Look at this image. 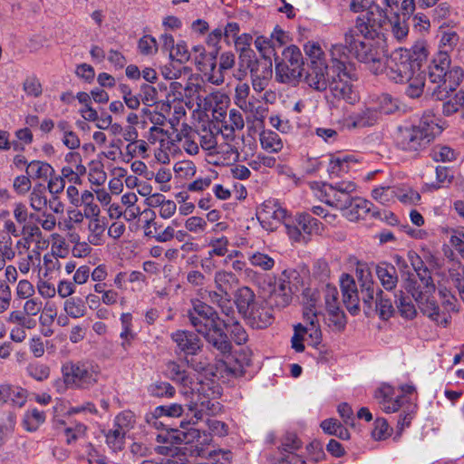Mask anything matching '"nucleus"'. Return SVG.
Here are the masks:
<instances>
[{
    "mask_svg": "<svg viewBox=\"0 0 464 464\" xmlns=\"http://www.w3.org/2000/svg\"><path fill=\"white\" fill-rule=\"evenodd\" d=\"M421 285L409 288V292L416 301L420 312L436 324L446 327L450 320V313L458 311V300L445 286H439V295L443 309L440 310L437 302L431 297L436 290L431 276L424 272Z\"/></svg>",
    "mask_w": 464,
    "mask_h": 464,
    "instance_id": "f257e3e1",
    "label": "nucleus"
},
{
    "mask_svg": "<svg viewBox=\"0 0 464 464\" xmlns=\"http://www.w3.org/2000/svg\"><path fill=\"white\" fill-rule=\"evenodd\" d=\"M187 315L196 332L222 354L229 353L232 346L220 324L217 311L200 300H192Z\"/></svg>",
    "mask_w": 464,
    "mask_h": 464,
    "instance_id": "f03ea898",
    "label": "nucleus"
},
{
    "mask_svg": "<svg viewBox=\"0 0 464 464\" xmlns=\"http://www.w3.org/2000/svg\"><path fill=\"white\" fill-rule=\"evenodd\" d=\"M63 381L56 380L54 387L59 392L66 388L90 390L97 385L102 378V369L90 360L68 361L61 368Z\"/></svg>",
    "mask_w": 464,
    "mask_h": 464,
    "instance_id": "7ed1b4c3",
    "label": "nucleus"
},
{
    "mask_svg": "<svg viewBox=\"0 0 464 464\" xmlns=\"http://www.w3.org/2000/svg\"><path fill=\"white\" fill-rule=\"evenodd\" d=\"M440 131L435 115L428 111L423 114L418 124L398 127L396 143L404 150L417 151L425 148Z\"/></svg>",
    "mask_w": 464,
    "mask_h": 464,
    "instance_id": "20e7f679",
    "label": "nucleus"
},
{
    "mask_svg": "<svg viewBox=\"0 0 464 464\" xmlns=\"http://www.w3.org/2000/svg\"><path fill=\"white\" fill-rule=\"evenodd\" d=\"M344 42L349 46V51L361 63L367 65L374 74L382 73V49L379 40H362L353 30L344 34Z\"/></svg>",
    "mask_w": 464,
    "mask_h": 464,
    "instance_id": "39448f33",
    "label": "nucleus"
},
{
    "mask_svg": "<svg viewBox=\"0 0 464 464\" xmlns=\"http://www.w3.org/2000/svg\"><path fill=\"white\" fill-rule=\"evenodd\" d=\"M382 64V73L397 83L406 82V80L419 72L417 63L411 62V52L404 48L394 50Z\"/></svg>",
    "mask_w": 464,
    "mask_h": 464,
    "instance_id": "423d86ee",
    "label": "nucleus"
},
{
    "mask_svg": "<svg viewBox=\"0 0 464 464\" xmlns=\"http://www.w3.org/2000/svg\"><path fill=\"white\" fill-rule=\"evenodd\" d=\"M283 59L276 64V77L281 82H292L302 76L304 59L296 45L287 46L282 53Z\"/></svg>",
    "mask_w": 464,
    "mask_h": 464,
    "instance_id": "0eeeda50",
    "label": "nucleus"
},
{
    "mask_svg": "<svg viewBox=\"0 0 464 464\" xmlns=\"http://www.w3.org/2000/svg\"><path fill=\"white\" fill-rule=\"evenodd\" d=\"M256 216L265 229L273 231L285 221L287 211L276 200L268 199L261 205Z\"/></svg>",
    "mask_w": 464,
    "mask_h": 464,
    "instance_id": "6e6552de",
    "label": "nucleus"
},
{
    "mask_svg": "<svg viewBox=\"0 0 464 464\" xmlns=\"http://www.w3.org/2000/svg\"><path fill=\"white\" fill-rule=\"evenodd\" d=\"M449 67V61L445 53L440 54V61H432L429 66V80L432 83H438L439 85L434 89L432 95L438 100H443L447 97L448 86L446 80V71Z\"/></svg>",
    "mask_w": 464,
    "mask_h": 464,
    "instance_id": "1a4fd4ad",
    "label": "nucleus"
},
{
    "mask_svg": "<svg viewBox=\"0 0 464 464\" xmlns=\"http://www.w3.org/2000/svg\"><path fill=\"white\" fill-rule=\"evenodd\" d=\"M333 73H339L345 77L353 72V65L350 62L349 46L345 43L333 44L328 49Z\"/></svg>",
    "mask_w": 464,
    "mask_h": 464,
    "instance_id": "9d476101",
    "label": "nucleus"
},
{
    "mask_svg": "<svg viewBox=\"0 0 464 464\" xmlns=\"http://www.w3.org/2000/svg\"><path fill=\"white\" fill-rule=\"evenodd\" d=\"M353 77V72L347 77L343 75L340 76L339 73H333L329 89L334 98L343 100L348 103H354L358 101V94L353 90V84L351 83Z\"/></svg>",
    "mask_w": 464,
    "mask_h": 464,
    "instance_id": "9b49d317",
    "label": "nucleus"
},
{
    "mask_svg": "<svg viewBox=\"0 0 464 464\" xmlns=\"http://www.w3.org/2000/svg\"><path fill=\"white\" fill-rule=\"evenodd\" d=\"M247 66L250 69L252 87L257 92H263L269 84L272 75L271 61L249 60Z\"/></svg>",
    "mask_w": 464,
    "mask_h": 464,
    "instance_id": "f8f14e48",
    "label": "nucleus"
},
{
    "mask_svg": "<svg viewBox=\"0 0 464 464\" xmlns=\"http://www.w3.org/2000/svg\"><path fill=\"white\" fill-rule=\"evenodd\" d=\"M374 399L380 409L387 414L398 411L403 405L401 396L389 384H382L375 391Z\"/></svg>",
    "mask_w": 464,
    "mask_h": 464,
    "instance_id": "ddd939ff",
    "label": "nucleus"
},
{
    "mask_svg": "<svg viewBox=\"0 0 464 464\" xmlns=\"http://www.w3.org/2000/svg\"><path fill=\"white\" fill-rule=\"evenodd\" d=\"M156 440L160 444L156 448V451L161 455L172 454L178 450L175 445L188 442V435L185 432L173 429L162 430L157 435Z\"/></svg>",
    "mask_w": 464,
    "mask_h": 464,
    "instance_id": "4468645a",
    "label": "nucleus"
},
{
    "mask_svg": "<svg viewBox=\"0 0 464 464\" xmlns=\"http://www.w3.org/2000/svg\"><path fill=\"white\" fill-rule=\"evenodd\" d=\"M240 139L234 133H222V137L214 154L220 155V158L227 164L236 162L239 160Z\"/></svg>",
    "mask_w": 464,
    "mask_h": 464,
    "instance_id": "2eb2a0df",
    "label": "nucleus"
},
{
    "mask_svg": "<svg viewBox=\"0 0 464 464\" xmlns=\"http://www.w3.org/2000/svg\"><path fill=\"white\" fill-rule=\"evenodd\" d=\"M349 9L353 13L367 11L369 22L382 26L387 21V14L383 9L375 4V0H351Z\"/></svg>",
    "mask_w": 464,
    "mask_h": 464,
    "instance_id": "dca6fc26",
    "label": "nucleus"
},
{
    "mask_svg": "<svg viewBox=\"0 0 464 464\" xmlns=\"http://www.w3.org/2000/svg\"><path fill=\"white\" fill-rule=\"evenodd\" d=\"M178 349L186 354H196L201 349V342L197 334L185 330H177L170 334Z\"/></svg>",
    "mask_w": 464,
    "mask_h": 464,
    "instance_id": "f3484780",
    "label": "nucleus"
},
{
    "mask_svg": "<svg viewBox=\"0 0 464 464\" xmlns=\"http://www.w3.org/2000/svg\"><path fill=\"white\" fill-rule=\"evenodd\" d=\"M374 210L373 204L362 198H352L344 211V216L350 221H357L359 219L366 218L368 216L372 215Z\"/></svg>",
    "mask_w": 464,
    "mask_h": 464,
    "instance_id": "a211bd4d",
    "label": "nucleus"
},
{
    "mask_svg": "<svg viewBox=\"0 0 464 464\" xmlns=\"http://www.w3.org/2000/svg\"><path fill=\"white\" fill-rule=\"evenodd\" d=\"M27 401V392L10 383L0 384V402L21 408Z\"/></svg>",
    "mask_w": 464,
    "mask_h": 464,
    "instance_id": "6ab92c4d",
    "label": "nucleus"
},
{
    "mask_svg": "<svg viewBox=\"0 0 464 464\" xmlns=\"http://www.w3.org/2000/svg\"><path fill=\"white\" fill-rule=\"evenodd\" d=\"M249 324L253 328L264 329L270 325L273 322V314L271 308L264 304L263 301L258 302L253 308L245 315Z\"/></svg>",
    "mask_w": 464,
    "mask_h": 464,
    "instance_id": "aec40b11",
    "label": "nucleus"
},
{
    "mask_svg": "<svg viewBox=\"0 0 464 464\" xmlns=\"http://www.w3.org/2000/svg\"><path fill=\"white\" fill-rule=\"evenodd\" d=\"M340 287L347 309L353 313L356 312L358 310L359 295L353 277L349 274H343L340 277Z\"/></svg>",
    "mask_w": 464,
    "mask_h": 464,
    "instance_id": "412c9836",
    "label": "nucleus"
},
{
    "mask_svg": "<svg viewBox=\"0 0 464 464\" xmlns=\"http://www.w3.org/2000/svg\"><path fill=\"white\" fill-rule=\"evenodd\" d=\"M237 278L233 272L224 269L218 270L214 276V283L220 294L217 292L210 293L209 296L211 300L213 302L215 301V298L222 300V295H227L228 292L237 284Z\"/></svg>",
    "mask_w": 464,
    "mask_h": 464,
    "instance_id": "4be33fe9",
    "label": "nucleus"
},
{
    "mask_svg": "<svg viewBox=\"0 0 464 464\" xmlns=\"http://www.w3.org/2000/svg\"><path fill=\"white\" fill-rule=\"evenodd\" d=\"M306 83L313 89L322 92L326 90L331 83L328 75V65H310L305 76Z\"/></svg>",
    "mask_w": 464,
    "mask_h": 464,
    "instance_id": "5701e85b",
    "label": "nucleus"
},
{
    "mask_svg": "<svg viewBox=\"0 0 464 464\" xmlns=\"http://www.w3.org/2000/svg\"><path fill=\"white\" fill-rule=\"evenodd\" d=\"M303 317L307 324H314L318 321L321 313L320 296L316 291L306 290L304 293Z\"/></svg>",
    "mask_w": 464,
    "mask_h": 464,
    "instance_id": "b1692460",
    "label": "nucleus"
},
{
    "mask_svg": "<svg viewBox=\"0 0 464 464\" xmlns=\"http://www.w3.org/2000/svg\"><path fill=\"white\" fill-rule=\"evenodd\" d=\"M358 163L359 160L353 154L332 156L327 171L330 177H340L342 174L349 172Z\"/></svg>",
    "mask_w": 464,
    "mask_h": 464,
    "instance_id": "393cba45",
    "label": "nucleus"
},
{
    "mask_svg": "<svg viewBox=\"0 0 464 464\" xmlns=\"http://www.w3.org/2000/svg\"><path fill=\"white\" fill-rule=\"evenodd\" d=\"M322 192L324 193V202L327 205L341 210H344L352 199L351 196L333 188L332 184H323Z\"/></svg>",
    "mask_w": 464,
    "mask_h": 464,
    "instance_id": "a878e982",
    "label": "nucleus"
},
{
    "mask_svg": "<svg viewBox=\"0 0 464 464\" xmlns=\"http://www.w3.org/2000/svg\"><path fill=\"white\" fill-rule=\"evenodd\" d=\"M376 274L382 285L387 290H393L398 283L396 268L388 263H381L376 266Z\"/></svg>",
    "mask_w": 464,
    "mask_h": 464,
    "instance_id": "bb28decb",
    "label": "nucleus"
},
{
    "mask_svg": "<svg viewBox=\"0 0 464 464\" xmlns=\"http://www.w3.org/2000/svg\"><path fill=\"white\" fill-rule=\"evenodd\" d=\"M222 131L218 129H207L204 128L198 132L200 146L203 150H208L210 155H213L217 150L218 142L222 137Z\"/></svg>",
    "mask_w": 464,
    "mask_h": 464,
    "instance_id": "cd10ccee",
    "label": "nucleus"
},
{
    "mask_svg": "<svg viewBox=\"0 0 464 464\" xmlns=\"http://www.w3.org/2000/svg\"><path fill=\"white\" fill-rule=\"evenodd\" d=\"M258 301L253 290L247 286L239 288L236 294V304L239 313L246 315L247 313L256 305Z\"/></svg>",
    "mask_w": 464,
    "mask_h": 464,
    "instance_id": "c85d7f7f",
    "label": "nucleus"
},
{
    "mask_svg": "<svg viewBox=\"0 0 464 464\" xmlns=\"http://www.w3.org/2000/svg\"><path fill=\"white\" fill-rule=\"evenodd\" d=\"M272 298L277 306L284 307L287 305L292 299V289L290 282L285 278H279L273 293Z\"/></svg>",
    "mask_w": 464,
    "mask_h": 464,
    "instance_id": "c756f323",
    "label": "nucleus"
},
{
    "mask_svg": "<svg viewBox=\"0 0 464 464\" xmlns=\"http://www.w3.org/2000/svg\"><path fill=\"white\" fill-rule=\"evenodd\" d=\"M380 114L372 103L362 109L353 116V125L355 127H366L374 125L380 119Z\"/></svg>",
    "mask_w": 464,
    "mask_h": 464,
    "instance_id": "7c9ffc66",
    "label": "nucleus"
},
{
    "mask_svg": "<svg viewBox=\"0 0 464 464\" xmlns=\"http://www.w3.org/2000/svg\"><path fill=\"white\" fill-rule=\"evenodd\" d=\"M26 174L33 179H47L54 174V169L47 162L33 160L27 164Z\"/></svg>",
    "mask_w": 464,
    "mask_h": 464,
    "instance_id": "2f4dec72",
    "label": "nucleus"
},
{
    "mask_svg": "<svg viewBox=\"0 0 464 464\" xmlns=\"http://www.w3.org/2000/svg\"><path fill=\"white\" fill-rule=\"evenodd\" d=\"M149 145L143 140H138L126 145L124 152H122V160L125 162L130 161L134 158H148Z\"/></svg>",
    "mask_w": 464,
    "mask_h": 464,
    "instance_id": "473e14b6",
    "label": "nucleus"
},
{
    "mask_svg": "<svg viewBox=\"0 0 464 464\" xmlns=\"http://www.w3.org/2000/svg\"><path fill=\"white\" fill-rule=\"evenodd\" d=\"M136 423L135 414L130 411H123L115 416L112 426L127 437Z\"/></svg>",
    "mask_w": 464,
    "mask_h": 464,
    "instance_id": "72a5a7b5",
    "label": "nucleus"
},
{
    "mask_svg": "<svg viewBox=\"0 0 464 464\" xmlns=\"http://www.w3.org/2000/svg\"><path fill=\"white\" fill-rule=\"evenodd\" d=\"M19 255L18 269L24 275H27L31 268L38 267L41 264V253L37 249L29 250L24 256L21 253Z\"/></svg>",
    "mask_w": 464,
    "mask_h": 464,
    "instance_id": "f704fd0d",
    "label": "nucleus"
},
{
    "mask_svg": "<svg viewBox=\"0 0 464 464\" xmlns=\"http://www.w3.org/2000/svg\"><path fill=\"white\" fill-rule=\"evenodd\" d=\"M295 222L300 227L302 232L306 235L319 233L321 230V223L305 212L297 214Z\"/></svg>",
    "mask_w": 464,
    "mask_h": 464,
    "instance_id": "c9c22d12",
    "label": "nucleus"
},
{
    "mask_svg": "<svg viewBox=\"0 0 464 464\" xmlns=\"http://www.w3.org/2000/svg\"><path fill=\"white\" fill-rule=\"evenodd\" d=\"M63 311L71 318L78 319L86 314V306L80 297H70L63 303Z\"/></svg>",
    "mask_w": 464,
    "mask_h": 464,
    "instance_id": "e433bc0d",
    "label": "nucleus"
},
{
    "mask_svg": "<svg viewBox=\"0 0 464 464\" xmlns=\"http://www.w3.org/2000/svg\"><path fill=\"white\" fill-rule=\"evenodd\" d=\"M305 54L310 60V65H325V53L321 45L314 41L307 42L304 45Z\"/></svg>",
    "mask_w": 464,
    "mask_h": 464,
    "instance_id": "4c0bfd02",
    "label": "nucleus"
},
{
    "mask_svg": "<svg viewBox=\"0 0 464 464\" xmlns=\"http://www.w3.org/2000/svg\"><path fill=\"white\" fill-rule=\"evenodd\" d=\"M372 103L379 112L380 116L382 114L393 113L399 108L397 101L387 93L379 95Z\"/></svg>",
    "mask_w": 464,
    "mask_h": 464,
    "instance_id": "58836bf2",
    "label": "nucleus"
},
{
    "mask_svg": "<svg viewBox=\"0 0 464 464\" xmlns=\"http://www.w3.org/2000/svg\"><path fill=\"white\" fill-rule=\"evenodd\" d=\"M397 186H380L372 189V197L382 205H391L396 200Z\"/></svg>",
    "mask_w": 464,
    "mask_h": 464,
    "instance_id": "ea45409f",
    "label": "nucleus"
},
{
    "mask_svg": "<svg viewBox=\"0 0 464 464\" xmlns=\"http://www.w3.org/2000/svg\"><path fill=\"white\" fill-rule=\"evenodd\" d=\"M199 88V85L194 83H188L186 87H183V85L179 82H171L169 84V90L173 95V100H182L184 96L183 92L192 99H199L198 94Z\"/></svg>",
    "mask_w": 464,
    "mask_h": 464,
    "instance_id": "a19ab883",
    "label": "nucleus"
},
{
    "mask_svg": "<svg viewBox=\"0 0 464 464\" xmlns=\"http://www.w3.org/2000/svg\"><path fill=\"white\" fill-rule=\"evenodd\" d=\"M260 143L262 148L269 152H278L283 149L280 136L272 130H264L260 134Z\"/></svg>",
    "mask_w": 464,
    "mask_h": 464,
    "instance_id": "79ce46f5",
    "label": "nucleus"
},
{
    "mask_svg": "<svg viewBox=\"0 0 464 464\" xmlns=\"http://www.w3.org/2000/svg\"><path fill=\"white\" fill-rule=\"evenodd\" d=\"M29 203L31 208L36 212H43L46 208L48 200L45 189L42 185L34 187L29 195Z\"/></svg>",
    "mask_w": 464,
    "mask_h": 464,
    "instance_id": "37998d69",
    "label": "nucleus"
},
{
    "mask_svg": "<svg viewBox=\"0 0 464 464\" xmlns=\"http://www.w3.org/2000/svg\"><path fill=\"white\" fill-rule=\"evenodd\" d=\"M323 430L329 435H334L341 440H349L350 433L336 419H327L320 424Z\"/></svg>",
    "mask_w": 464,
    "mask_h": 464,
    "instance_id": "c03bdc74",
    "label": "nucleus"
},
{
    "mask_svg": "<svg viewBox=\"0 0 464 464\" xmlns=\"http://www.w3.org/2000/svg\"><path fill=\"white\" fill-rule=\"evenodd\" d=\"M247 259L251 266L260 268L263 271L272 270L276 264L272 256L259 251L250 253Z\"/></svg>",
    "mask_w": 464,
    "mask_h": 464,
    "instance_id": "a18cd8bd",
    "label": "nucleus"
},
{
    "mask_svg": "<svg viewBox=\"0 0 464 464\" xmlns=\"http://www.w3.org/2000/svg\"><path fill=\"white\" fill-rule=\"evenodd\" d=\"M406 82H409V85L405 91L406 94L411 98H418L423 92L425 86V75L420 70L412 75L409 80H406Z\"/></svg>",
    "mask_w": 464,
    "mask_h": 464,
    "instance_id": "49530a36",
    "label": "nucleus"
},
{
    "mask_svg": "<svg viewBox=\"0 0 464 464\" xmlns=\"http://www.w3.org/2000/svg\"><path fill=\"white\" fill-rule=\"evenodd\" d=\"M224 326L230 333V336L237 345L245 344L248 340L246 329L237 322L229 319L224 320Z\"/></svg>",
    "mask_w": 464,
    "mask_h": 464,
    "instance_id": "de8ad7c7",
    "label": "nucleus"
},
{
    "mask_svg": "<svg viewBox=\"0 0 464 464\" xmlns=\"http://www.w3.org/2000/svg\"><path fill=\"white\" fill-rule=\"evenodd\" d=\"M61 269L59 257L53 254H45L43 257V266L39 267V276L43 277L52 276Z\"/></svg>",
    "mask_w": 464,
    "mask_h": 464,
    "instance_id": "09e8293b",
    "label": "nucleus"
},
{
    "mask_svg": "<svg viewBox=\"0 0 464 464\" xmlns=\"http://www.w3.org/2000/svg\"><path fill=\"white\" fill-rule=\"evenodd\" d=\"M105 222L103 219L96 218L91 219L88 223V230L90 232L88 239L89 242L94 246H98L102 241V236L105 231Z\"/></svg>",
    "mask_w": 464,
    "mask_h": 464,
    "instance_id": "8fccbe9b",
    "label": "nucleus"
},
{
    "mask_svg": "<svg viewBox=\"0 0 464 464\" xmlns=\"http://www.w3.org/2000/svg\"><path fill=\"white\" fill-rule=\"evenodd\" d=\"M193 60L198 67V69L200 71V66H209L213 64L214 60H216V54L214 53H206V50L204 46L202 45H195L192 48V53H191Z\"/></svg>",
    "mask_w": 464,
    "mask_h": 464,
    "instance_id": "3c124183",
    "label": "nucleus"
},
{
    "mask_svg": "<svg viewBox=\"0 0 464 464\" xmlns=\"http://www.w3.org/2000/svg\"><path fill=\"white\" fill-rule=\"evenodd\" d=\"M86 168H74L72 166H63L61 169V176L63 180L74 185L82 183V177L86 174Z\"/></svg>",
    "mask_w": 464,
    "mask_h": 464,
    "instance_id": "603ef678",
    "label": "nucleus"
},
{
    "mask_svg": "<svg viewBox=\"0 0 464 464\" xmlns=\"http://www.w3.org/2000/svg\"><path fill=\"white\" fill-rule=\"evenodd\" d=\"M375 24H373L372 20L370 22L368 19L365 21L363 17L359 16L356 19L354 28H352L351 30L354 31L360 39H374L376 33L371 28Z\"/></svg>",
    "mask_w": 464,
    "mask_h": 464,
    "instance_id": "864d4df0",
    "label": "nucleus"
},
{
    "mask_svg": "<svg viewBox=\"0 0 464 464\" xmlns=\"http://www.w3.org/2000/svg\"><path fill=\"white\" fill-rule=\"evenodd\" d=\"M105 438L106 444L111 450L117 452L123 450L126 436L123 435L120 430H118L113 426L106 432Z\"/></svg>",
    "mask_w": 464,
    "mask_h": 464,
    "instance_id": "5fc2aeb1",
    "label": "nucleus"
},
{
    "mask_svg": "<svg viewBox=\"0 0 464 464\" xmlns=\"http://www.w3.org/2000/svg\"><path fill=\"white\" fill-rule=\"evenodd\" d=\"M45 420V414L37 409L27 411L24 417V425L29 431L36 430Z\"/></svg>",
    "mask_w": 464,
    "mask_h": 464,
    "instance_id": "6e6d98bb",
    "label": "nucleus"
},
{
    "mask_svg": "<svg viewBox=\"0 0 464 464\" xmlns=\"http://www.w3.org/2000/svg\"><path fill=\"white\" fill-rule=\"evenodd\" d=\"M89 182L96 187H102L107 180V174L101 162H92L88 172Z\"/></svg>",
    "mask_w": 464,
    "mask_h": 464,
    "instance_id": "4d7b16f0",
    "label": "nucleus"
},
{
    "mask_svg": "<svg viewBox=\"0 0 464 464\" xmlns=\"http://www.w3.org/2000/svg\"><path fill=\"white\" fill-rule=\"evenodd\" d=\"M376 311L382 320H388L394 313L392 304L390 299L382 296V291L377 288Z\"/></svg>",
    "mask_w": 464,
    "mask_h": 464,
    "instance_id": "13d9d810",
    "label": "nucleus"
},
{
    "mask_svg": "<svg viewBox=\"0 0 464 464\" xmlns=\"http://www.w3.org/2000/svg\"><path fill=\"white\" fill-rule=\"evenodd\" d=\"M200 72L204 74L207 80L216 85H220L225 81L224 70H221L220 66L217 67L216 60L213 64L205 67L200 66Z\"/></svg>",
    "mask_w": 464,
    "mask_h": 464,
    "instance_id": "bf43d9fd",
    "label": "nucleus"
},
{
    "mask_svg": "<svg viewBox=\"0 0 464 464\" xmlns=\"http://www.w3.org/2000/svg\"><path fill=\"white\" fill-rule=\"evenodd\" d=\"M328 310V325L336 332H341L345 328L346 318L344 313L339 307Z\"/></svg>",
    "mask_w": 464,
    "mask_h": 464,
    "instance_id": "052dcab7",
    "label": "nucleus"
},
{
    "mask_svg": "<svg viewBox=\"0 0 464 464\" xmlns=\"http://www.w3.org/2000/svg\"><path fill=\"white\" fill-rule=\"evenodd\" d=\"M27 374L38 382H43L50 376V367L38 362H30L26 367Z\"/></svg>",
    "mask_w": 464,
    "mask_h": 464,
    "instance_id": "680f3d73",
    "label": "nucleus"
},
{
    "mask_svg": "<svg viewBox=\"0 0 464 464\" xmlns=\"http://www.w3.org/2000/svg\"><path fill=\"white\" fill-rule=\"evenodd\" d=\"M23 90L29 97L37 98L43 93V87L39 78L34 75H29L23 83Z\"/></svg>",
    "mask_w": 464,
    "mask_h": 464,
    "instance_id": "e2e57ef3",
    "label": "nucleus"
},
{
    "mask_svg": "<svg viewBox=\"0 0 464 464\" xmlns=\"http://www.w3.org/2000/svg\"><path fill=\"white\" fill-rule=\"evenodd\" d=\"M453 175L447 167L438 166L436 168V182L427 184L432 189H439L450 184Z\"/></svg>",
    "mask_w": 464,
    "mask_h": 464,
    "instance_id": "0e129e2a",
    "label": "nucleus"
},
{
    "mask_svg": "<svg viewBox=\"0 0 464 464\" xmlns=\"http://www.w3.org/2000/svg\"><path fill=\"white\" fill-rule=\"evenodd\" d=\"M5 320L8 324H14V326H27V329H31L35 326V321L27 317L24 312L20 310L11 311Z\"/></svg>",
    "mask_w": 464,
    "mask_h": 464,
    "instance_id": "69168bd1",
    "label": "nucleus"
},
{
    "mask_svg": "<svg viewBox=\"0 0 464 464\" xmlns=\"http://www.w3.org/2000/svg\"><path fill=\"white\" fill-rule=\"evenodd\" d=\"M430 156L433 160L442 162H450L456 159L455 151L451 148L443 145L433 147Z\"/></svg>",
    "mask_w": 464,
    "mask_h": 464,
    "instance_id": "338daca9",
    "label": "nucleus"
},
{
    "mask_svg": "<svg viewBox=\"0 0 464 464\" xmlns=\"http://www.w3.org/2000/svg\"><path fill=\"white\" fill-rule=\"evenodd\" d=\"M191 56V53L184 41H179L169 53V58L179 63H187Z\"/></svg>",
    "mask_w": 464,
    "mask_h": 464,
    "instance_id": "774afa93",
    "label": "nucleus"
}]
</instances>
